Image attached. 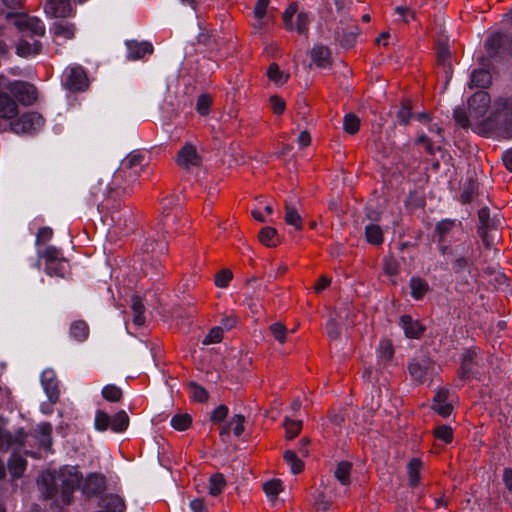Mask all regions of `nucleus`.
Returning <instances> with one entry per match:
<instances>
[{
  "label": "nucleus",
  "mask_w": 512,
  "mask_h": 512,
  "mask_svg": "<svg viewBox=\"0 0 512 512\" xmlns=\"http://www.w3.org/2000/svg\"><path fill=\"white\" fill-rule=\"evenodd\" d=\"M490 104V97L485 91L476 92L468 100L470 119L477 126L479 132L497 130L505 137L512 135V99L509 102L496 101L491 113L486 117Z\"/></svg>",
  "instance_id": "f257e3e1"
},
{
  "label": "nucleus",
  "mask_w": 512,
  "mask_h": 512,
  "mask_svg": "<svg viewBox=\"0 0 512 512\" xmlns=\"http://www.w3.org/2000/svg\"><path fill=\"white\" fill-rule=\"evenodd\" d=\"M81 475L74 466H66L54 476L52 473H43L38 479V485L46 497H52L61 488V497L64 503L70 502V495L75 488H81Z\"/></svg>",
  "instance_id": "f03ea898"
},
{
  "label": "nucleus",
  "mask_w": 512,
  "mask_h": 512,
  "mask_svg": "<svg viewBox=\"0 0 512 512\" xmlns=\"http://www.w3.org/2000/svg\"><path fill=\"white\" fill-rule=\"evenodd\" d=\"M17 115V105L7 95H0V120L10 121L9 125L13 132L32 133L39 130L43 125V118L36 112L23 114L15 121H11Z\"/></svg>",
  "instance_id": "7ed1b4c3"
},
{
  "label": "nucleus",
  "mask_w": 512,
  "mask_h": 512,
  "mask_svg": "<svg viewBox=\"0 0 512 512\" xmlns=\"http://www.w3.org/2000/svg\"><path fill=\"white\" fill-rule=\"evenodd\" d=\"M436 231L439 236V241L441 242V252L442 254L451 261H455L460 268L465 266V246L463 244H458L454 248H450L445 245L446 238L450 234H459L461 233V229L459 225L452 220H443L439 222L436 226Z\"/></svg>",
  "instance_id": "20e7f679"
},
{
  "label": "nucleus",
  "mask_w": 512,
  "mask_h": 512,
  "mask_svg": "<svg viewBox=\"0 0 512 512\" xmlns=\"http://www.w3.org/2000/svg\"><path fill=\"white\" fill-rule=\"evenodd\" d=\"M94 429L98 432L110 430L114 433L125 431L129 425V417L125 411H119L110 416L102 410H97L94 417Z\"/></svg>",
  "instance_id": "39448f33"
},
{
  "label": "nucleus",
  "mask_w": 512,
  "mask_h": 512,
  "mask_svg": "<svg viewBox=\"0 0 512 512\" xmlns=\"http://www.w3.org/2000/svg\"><path fill=\"white\" fill-rule=\"evenodd\" d=\"M40 259L45 260V271L50 276L64 277L68 271V262L61 255L60 251L49 246L44 250H38Z\"/></svg>",
  "instance_id": "423d86ee"
},
{
  "label": "nucleus",
  "mask_w": 512,
  "mask_h": 512,
  "mask_svg": "<svg viewBox=\"0 0 512 512\" xmlns=\"http://www.w3.org/2000/svg\"><path fill=\"white\" fill-rule=\"evenodd\" d=\"M283 21L287 30L305 34L308 31L310 17L303 11L298 12L297 7L292 4L284 11Z\"/></svg>",
  "instance_id": "0eeeda50"
},
{
  "label": "nucleus",
  "mask_w": 512,
  "mask_h": 512,
  "mask_svg": "<svg viewBox=\"0 0 512 512\" xmlns=\"http://www.w3.org/2000/svg\"><path fill=\"white\" fill-rule=\"evenodd\" d=\"M63 85L70 91H84L89 81L83 68L79 65L67 67L63 72Z\"/></svg>",
  "instance_id": "6e6552de"
},
{
  "label": "nucleus",
  "mask_w": 512,
  "mask_h": 512,
  "mask_svg": "<svg viewBox=\"0 0 512 512\" xmlns=\"http://www.w3.org/2000/svg\"><path fill=\"white\" fill-rule=\"evenodd\" d=\"M144 156L138 152L133 151L129 153L120 163L119 168L114 172V181L119 182L126 174L129 176H136L139 174L143 165Z\"/></svg>",
  "instance_id": "1a4fd4ad"
},
{
  "label": "nucleus",
  "mask_w": 512,
  "mask_h": 512,
  "mask_svg": "<svg viewBox=\"0 0 512 512\" xmlns=\"http://www.w3.org/2000/svg\"><path fill=\"white\" fill-rule=\"evenodd\" d=\"M409 372L416 382L422 383L435 373V367L430 359L421 357L410 363Z\"/></svg>",
  "instance_id": "9d476101"
},
{
  "label": "nucleus",
  "mask_w": 512,
  "mask_h": 512,
  "mask_svg": "<svg viewBox=\"0 0 512 512\" xmlns=\"http://www.w3.org/2000/svg\"><path fill=\"white\" fill-rule=\"evenodd\" d=\"M176 161L181 168L190 170L191 168L200 165L201 156L191 143H186L178 152Z\"/></svg>",
  "instance_id": "9b49d317"
},
{
  "label": "nucleus",
  "mask_w": 512,
  "mask_h": 512,
  "mask_svg": "<svg viewBox=\"0 0 512 512\" xmlns=\"http://www.w3.org/2000/svg\"><path fill=\"white\" fill-rule=\"evenodd\" d=\"M310 63L309 67H318L322 69H326L330 67L332 63L331 51L327 46L322 44H315L310 52Z\"/></svg>",
  "instance_id": "f8f14e48"
},
{
  "label": "nucleus",
  "mask_w": 512,
  "mask_h": 512,
  "mask_svg": "<svg viewBox=\"0 0 512 512\" xmlns=\"http://www.w3.org/2000/svg\"><path fill=\"white\" fill-rule=\"evenodd\" d=\"M42 388L51 402H57L59 398L58 381L52 369H45L40 376Z\"/></svg>",
  "instance_id": "ddd939ff"
},
{
  "label": "nucleus",
  "mask_w": 512,
  "mask_h": 512,
  "mask_svg": "<svg viewBox=\"0 0 512 512\" xmlns=\"http://www.w3.org/2000/svg\"><path fill=\"white\" fill-rule=\"evenodd\" d=\"M10 91L25 105L32 104L36 99V89L29 83L15 82L11 84Z\"/></svg>",
  "instance_id": "4468645a"
},
{
  "label": "nucleus",
  "mask_w": 512,
  "mask_h": 512,
  "mask_svg": "<svg viewBox=\"0 0 512 512\" xmlns=\"http://www.w3.org/2000/svg\"><path fill=\"white\" fill-rule=\"evenodd\" d=\"M15 24L20 30L30 32L36 36H42L45 33L44 24L36 17L20 15L16 18Z\"/></svg>",
  "instance_id": "2eb2a0df"
},
{
  "label": "nucleus",
  "mask_w": 512,
  "mask_h": 512,
  "mask_svg": "<svg viewBox=\"0 0 512 512\" xmlns=\"http://www.w3.org/2000/svg\"><path fill=\"white\" fill-rule=\"evenodd\" d=\"M45 13L54 18H65L72 15V7L67 0H47Z\"/></svg>",
  "instance_id": "dca6fc26"
},
{
  "label": "nucleus",
  "mask_w": 512,
  "mask_h": 512,
  "mask_svg": "<svg viewBox=\"0 0 512 512\" xmlns=\"http://www.w3.org/2000/svg\"><path fill=\"white\" fill-rule=\"evenodd\" d=\"M51 32L53 33L55 43L59 44L61 40H70L74 37L75 26L71 22L57 20L53 23Z\"/></svg>",
  "instance_id": "f3484780"
},
{
  "label": "nucleus",
  "mask_w": 512,
  "mask_h": 512,
  "mask_svg": "<svg viewBox=\"0 0 512 512\" xmlns=\"http://www.w3.org/2000/svg\"><path fill=\"white\" fill-rule=\"evenodd\" d=\"M127 56L131 60H138L147 54H151L153 47L148 42H137L130 40L126 42Z\"/></svg>",
  "instance_id": "a211bd4d"
},
{
  "label": "nucleus",
  "mask_w": 512,
  "mask_h": 512,
  "mask_svg": "<svg viewBox=\"0 0 512 512\" xmlns=\"http://www.w3.org/2000/svg\"><path fill=\"white\" fill-rule=\"evenodd\" d=\"M400 325L407 338H419L424 331V327L418 322V320H415L408 315H403L400 318Z\"/></svg>",
  "instance_id": "6ab92c4d"
},
{
  "label": "nucleus",
  "mask_w": 512,
  "mask_h": 512,
  "mask_svg": "<svg viewBox=\"0 0 512 512\" xmlns=\"http://www.w3.org/2000/svg\"><path fill=\"white\" fill-rule=\"evenodd\" d=\"M448 393L447 390H440L433 398V410L443 417L449 416L452 412V406L447 402Z\"/></svg>",
  "instance_id": "aec40b11"
},
{
  "label": "nucleus",
  "mask_w": 512,
  "mask_h": 512,
  "mask_svg": "<svg viewBox=\"0 0 512 512\" xmlns=\"http://www.w3.org/2000/svg\"><path fill=\"white\" fill-rule=\"evenodd\" d=\"M80 489L88 496L97 494L103 489V478L98 474H90L82 481Z\"/></svg>",
  "instance_id": "412c9836"
},
{
  "label": "nucleus",
  "mask_w": 512,
  "mask_h": 512,
  "mask_svg": "<svg viewBox=\"0 0 512 512\" xmlns=\"http://www.w3.org/2000/svg\"><path fill=\"white\" fill-rule=\"evenodd\" d=\"M362 377L366 382L371 383L375 387L378 397H380L381 387L385 386L388 382L387 377L382 375L378 369L373 368L365 369Z\"/></svg>",
  "instance_id": "4be33fe9"
},
{
  "label": "nucleus",
  "mask_w": 512,
  "mask_h": 512,
  "mask_svg": "<svg viewBox=\"0 0 512 512\" xmlns=\"http://www.w3.org/2000/svg\"><path fill=\"white\" fill-rule=\"evenodd\" d=\"M244 422L245 417L242 414L233 415L227 425L221 429L220 435L222 437L228 435L229 431L232 430L234 435L239 437L244 431Z\"/></svg>",
  "instance_id": "5701e85b"
},
{
  "label": "nucleus",
  "mask_w": 512,
  "mask_h": 512,
  "mask_svg": "<svg viewBox=\"0 0 512 512\" xmlns=\"http://www.w3.org/2000/svg\"><path fill=\"white\" fill-rule=\"evenodd\" d=\"M365 238L372 245H380L383 242V231L376 223H368L365 226Z\"/></svg>",
  "instance_id": "b1692460"
},
{
  "label": "nucleus",
  "mask_w": 512,
  "mask_h": 512,
  "mask_svg": "<svg viewBox=\"0 0 512 512\" xmlns=\"http://www.w3.org/2000/svg\"><path fill=\"white\" fill-rule=\"evenodd\" d=\"M285 222L292 226L295 230H300L302 228V217L298 213L297 209L291 204L285 205Z\"/></svg>",
  "instance_id": "393cba45"
},
{
  "label": "nucleus",
  "mask_w": 512,
  "mask_h": 512,
  "mask_svg": "<svg viewBox=\"0 0 512 512\" xmlns=\"http://www.w3.org/2000/svg\"><path fill=\"white\" fill-rule=\"evenodd\" d=\"M411 295L414 299H421L428 291L429 287L426 281L419 277H413L410 280Z\"/></svg>",
  "instance_id": "a878e982"
},
{
  "label": "nucleus",
  "mask_w": 512,
  "mask_h": 512,
  "mask_svg": "<svg viewBox=\"0 0 512 512\" xmlns=\"http://www.w3.org/2000/svg\"><path fill=\"white\" fill-rule=\"evenodd\" d=\"M40 50V43L37 40H33V42L21 41L17 45V54L22 57H28L31 55H35Z\"/></svg>",
  "instance_id": "bb28decb"
},
{
  "label": "nucleus",
  "mask_w": 512,
  "mask_h": 512,
  "mask_svg": "<svg viewBox=\"0 0 512 512\" xmlns=\"http://www.w3.org/2000/svg\"><path fill=\"white\" fill-rule=\"evenodd\" d=\"M168 249V245L166 241H158L154 239H150L146 241L143 245V250L147 254L160 255L164 254Z\"/></svg>",
  "instance_id": "cd10ccee"
},
{
  "label": "nucleus",
  "mask_w": 512,
  "mask_h": 512,
  "mask_svg": "<svg viewBox=\"0 0 512 512\" xmlns=\"http://www.w3.org/2000/svg\"><path fill=\"white\" fill-rule=\"evenodd\" d=\"M351 464L347 461L338 463L334 476L343 485H347L350 481Z\"/></svg>",
  "instance_id": "c85d7f7f"
},
{
  "label": "nucleus",
  "mask_w": 512,
  "mask_h": 512,
  "mask_svg": "<svg viewBox=\"0 0 512 512\" xmlns=\"http://www.w3.org/2000/svg\"><path fill=\"white\" fill-rule=\"evenodd\" d=\"M267 76L275 85H283L288 79V74L282 72L275 63L271 64L267 70Z\"/></svg>",
  "instance_id": "c756f323"
},
{
  "label": "nucleus",
  "mask_w": 512,
  "mask_h": 512,
  "mask_svg": "<svg viewBox=\"0 0 512 512\" xmlns=\"http://www.w3.org/2000/svg\"><path fill=\"white\" fill-rule=\"evenodd\" d=\"M226 485L224 476L220 473L213 474L209 479V494L211 496L219 495Z\"/></svg>",
  "instance_id": "7c9ffc66"
},
{
  "label": "nucleus",
  "mask_w": 512,
  "mask_h": 512,
  "mask_svg": "<svg viewBox=\"0 0 512 512\" xmlns=\"http://www.w3.org/2000/svg\"><path fill=\"white\" fill-rule=\"evenodd\" d=\"M491 82V76L490 73L486 70L480 69L475 70L472 73L470 86H477V87H486Z\"/></svg>",
  "instance_id": "2f4dec72"
},
{
  "label": "nucleus",
  "mask_w": 512,
  "mask_h": 512,
  "mask_svg": "<svg viewBox=\"0 0 512 512\" xmlns=\"http://www.w3.org/2000/svg\"><path fill=\"white\" fill-rule=\"evenodd\" d=\"M259 240L268 247L275 246L278 242L276 229L269 226L264 227L259 233Z\"/></svg>",
  "instance_id": "473e14b6"
},
{
  "label": "nucleus",
  "mask_w": 512,
  "mask_h": 512,
  "mask_svg": "<svg viewBox=\"0 0 512 512\" xmlns=\"http://www.w3.org/2000/svg\"><path fill=\"white\" fill-rule=\"evenodd\" d=\"M89 333L88 326L83 321H75L71 324L70 334L77 341H83L87 338Z\"/></svg>",
  "instance_id": "72a5a7b5"
},
{
  "label": "nucleus",
  "mask_w": 512,
  "mask_h": 512,
  "mask_svg": "<svg viewBox=\"0 0 512 512\" xmlns=\"http://www.w3.org/2000/svg\"><path fill=\"white\" fill-rule=\"evenodd\" d=\"M393 355V349L392 344L387 341L383 340L380 342L378 349H377V360L379 364H384L387 361L391 359Z\"/></svg>",
  "instance_id": "f704fd0d"
},
{
  "label": "nucleus",
  "mask_w": 512,
  "mask_h": 512,
  "mask_svg": "<svg viewBox=\"0 0 512 512\" xmlns=\"http://www.w3.org/2000/svg\"><path fill=\"white\" fill-rule=\"evenodd\" d=\"M51 431L52 426L47 422L40 423L37 426L39 442L45 448H48L51 445Z\"/></svg>",
  "instance_id": "c9c22d12"
},
{
  "label": "nucleus",
  "mask_w": 512,
  "mask_h": 512,
  "mask_svg": "<svg viewBox=\"0 0 512 512\" xmlns=\"http://www.w3.org/2000/svg\"><path fill=\"white\" fill-rule=\"evenodd\" d=\"M407 468L410 485L417 486L419 483V473L422 468V462L418 458H414L409 462Z\"/></svg>",
  "instance_id": "e433bc0d"
},
{
  "label": "nucleus",
  "mask_w": 512,
  "mask_h": 512,
  "mask_svg": "<svg viewBox=\"0 0 512 512\" xmlns=\"http://www.w3.org/2000/svg\"><path fill=\"white\" fill-rule=\"evenodd\" d=\"M192 419L189 414H176L171 418V426L178 431H184L191 425Z\"/></svg>",
  "instance_id": "4c0bfd02"
},
{
  "label": "nucleus",
  "mask_w": 512,
  "mask_h": 512,
  "mask_svg": "<svg viewBox=\"0 0 512 512\" xmlns=\"http://www.w3.org/2000/svg\"><path fill=\"white\" fill-rule=\"evenodd\" d=\"M25 465L26 462L22 457L14 455L8 463V469L12 477H20L25 470Z\"/></svg>",
  "instance_id": "58836bf2"
},
{
  "label": "nucleus",
  "mask_w": 512,
  "mask_h": 512,
  "mask_svg": "<svg viewBox=\"0 0 512 512\" xmlns=\"http://www.w3.org/2000/svg\"><path fill=\"white\" fill-rule=\"evenodd\" d=\"M270 333L274 337V339L280 343L284 344L287 340V328L285 325L281 322H275L270 325L269 327Z\"/></svg>",
  "instance_id": "ea45409f"
},
{
  "label": "nucleus",
  "mask_w": 512,
  "mask_h": 512,
  "mask_svg": "<svg viewBox=\"0 0 512 512\" xmlns=\"http://www.w3.org/2000/svg\"><path fill=\"white\" fill-rule=\"evenodd\" d=\"M360 127V119L353 113H347L343 119V129L349 134H355Z\"/></svg>",
  "instance_id": "a19ab883"
},
{
  "label": "nucleus",
  "mask_w": 512,
  "mask_h": 512,
  "mask_svg": "<svg viewBox=\"0 0 512 512\" xmlns=\"http://www.w3.org/2000/svg\"><path fill=\"white\" fill-rule=\"evenodd\" d=\"M284 459L290 466V470L293 474L300 473L303 469V462L296 456V454L288 450L284 453Z\"/></svg>",
  "instance_id": "79ce46f5"
},
{
  "label": "nucleus",
  "mask_w": 512,
  "mask_h": 512,
  "mask_svg": "<svg viewBox=\"0 0 512 512\" xmlns=\"http://www.w3.org/2000/svg\"><path fill=\"white\" fill-rule=\"evenodd\" d=\"M302 422L299 420H292L290 416L285 417L284 428L286 431V437L288 439L294 438L301 429Z\"/></svg>",
  "instance_id": "37998d69"
},
{
  "label": "nucleus",
  "mask_w": 512,
  "mask_h": 512,
  "mask_svg": "<svg viewBox=\"0 0 512 512\" xmlns=\"http://www.w3.org/2000/svg\"><path fill=\"white\" fill-rule=\"evenodd\" d=\"M352 316V312L348 307H342L337 311H334L330 317L336 318V321L340 323L343 327H348L350 324H353V321H349Z\"/></svg>",
  "instance_id": "c03bdc74"
},
{
  "label": "nucleus",
  "mask_w": 512,
  "mask_h": 512,
  "mask_svg": "<svg viewBox=\"0 0 512 512\" xmlns=\"http://www.w3.org/2000/svg\"><path fill=\"white\" fill-rule=\"evenodd\" d=\"M263 489L268 498L275 500L280 491H282V483L280 480H270L263 485Z\"/></svg>",
  "instance_id": "a18cd8bd"
},
{
  "label": "nucleus",
  "mask_w": 512,
  "mask_h": 512,
  "mask_svg": "<svg viewBox=\"0 0 512 512\" xmlns=\"http://www.w3.org/2000/svg\"><path fill=\"white\" fill-rule=\"evenodd\" d=\"M102 396L108 401L116 402L121 398L122 393H121V390L117 386L106 385L102 389Z\"/></svg>",
  "instance_id": "49530a36"
},
{
  "label": "nucleus",
  "mask_w": 512,
  "mask_h": 512,
  "mask_svg": "<svg viewBox=\"0 0 512 512\" xmlns=\"http://www.w3.org/2000/svg\"><path fill=\"white\" fill-rule=\"evenodd\" d=\"M11 445V437L5 432V430L0 426V451H5ZM5 476V468L0 461V479Z\"/></svg>",
  "instance_id": "de8ad7c7"
},
{
  "label": "nucleus",
  "mask_w": 512,
  "mask_h": 512,
  "mask_svg": "<svg viewBox=\"0 0 512 512\" xmlns=\"http://www.w3.org/2000/svg\"><path fill=\"white\" fill-rule=\"evenodd\" d=\"M343 328L334 317H330L326 324L327 334L331 339H337Z\"/></svg>",
  "instance_id": "09e8293b"
},
{
  "label": "nucleus",
  "mask_w": 512,
  "mask_h": 512,
  "mask_svg": "<svg viewBox=\"0 0 512 512\" xmlns=\"http://www.w3.org/2000/svg\"><path fill=\"white\" fill-rule=\"evenodd\" d=\"M189 392H190V397L194 400V401H198V402H204L207 400V392L206 390L195 384V383H191L189 385Z\"/></svg>",
  "instance_id": "8fccbe9b"
},
{
  "label": "nucleus",
  "mask_w": 512,
  "mask_h": 512,
  "mask_svg": "<svg viewBox=\"0 0 512 512\" xmlns=\"http://www.w3.org/2000/svg\"><path fill=\"white\" fill-rule=\"evenodd\" d=\"M223 335V328L218 326L214 327L210 330L207 336L203 340L204 345H209L213 343H218L221 341Z\"/></svg>",
  "instance_id": "3c124183"
},
{
  "label": "nucleus",
  "mask_w": 512,
  "mask_h": 512,
  "mask_svg": "<svg viewBox=\"0 0 512 512\" xmlns=\"http://www.w3.org/2000/svg\"><path fill=\"white\" fill-rule=\"evenodd\" d=\"M434 433L438 439H440L444 442H450L452 440L453 431L450 426H447V425L438 426L435 429Z\"/></svg>",
  "instance_id": "603ef678"
},
{
  "label": "nucleus",
  "mask_w": 512,
  "mask_h": 512,
  "mask_svg": "<svg viewBox=\"0 0 512 512\" xmlns=\"http://www.w3.org/2000/svg\"><path fill=\"white\" fill-rule=\"evenodd\" d=\"M232 276V272L228 269L220 271L215 277V285L221 288L227 287Z\"/></svg>",
  "instance_id": "864d4df0"
},
{
  "label": "nucleus",
  "mask_w": 512,
  "mask_h": 512,
  "mask_svg": "<svg viewBox=\"0 0 512 512\" xmlns=\"http://www.w3.org/2000/svg\"><path fill=\"white\" fill-rule=\"evenodd\" d=\"M211 104V98L203 94L197 100V111L200 115H207Z\"/></svg>",
  "instance_id": "5fc2aeb1"
},
{
  "label": "nucleus",
  "mask_w": 512,
  "mask_h": 512,
  "mask_svg": "<svg viewBox=\"0 0 512 512\" xmlns=\"http://www.w3.org/2000/svg\"><path fill=\"white\" fill-rule=\"evenodd\" d=\"M454 118L456 122L462 127L475 125L474 122L470 119V115H466L461 109H456L454 111Z\"/></svg>",
  "instance_id": "6e6d98bb"
},
{
  "label": "nucleus",
  "mask_w": 512,
  "mask_h": 512,
  "mask_svg": "<svg viewBox=\"0 0 512 512\" xmlns=\"http://www.w3.org/2000/svg\"><path fill=\"white\" fill-rule=\"evenodd\" d=\"M228 414V408L225 405H219L216 407L211 415V421L219 423L223 421Z\"/></svg>",
  "instance_id": "4d7b16f0"
},
{
  "label": "nucleus",
  "mask_w": 512,
  "mask_h": 512,
  "mask_svg": "<svg viewBox=\"0 0 512 512\" xmlns=\"http://www.w3.org/2000/svg\"><path fill=\"white\" fill-rule=\"evenodd\" d=\"M269 0H258L254 8V16L256 19H263L266 14V9Z\"/></svg>",
  "instance_id": "13d9d810"
},
{
  "label": "nucleus",
  "mask_w": 512,
  "mask_h": 512,
  "mask_svg": "<svg viewBox=\"0 0 512 512\" xmlns=\"http://www.w3.org/2000/svg\"><path fill=\"white\" fill-rule=\"evenodd\" d=\"M270 103L272 105V109L274 113L281 114L285 110V102L283 99L279 98L278 96H272L270 98Z\"/></svg>",
  "instance_id": "bf43d9fd"
},
{
  "label": "nucleus",
  "mask_w": 512,
  "mask_h": 512,
  "mask_svg": "<svg viewBox=\"0 0 512 512\" xmlns=\"http://www.w3.org/2000/svg\"><path fill=\"white\" fill-rule=\"evenodd\" d=\"M52 229L49 227H43L39 230L36 238V243H45L46 241L50 240L52 238Z\"/></svg>",
  "instance_id": "052dcab7"
},
{
  "label": "nucleus",
  "mask_w": 512,
  "mask_h": 512,
  "mask_svg": "<svg viewBox=\"0 0 512 512\" xmlns=\"http://www.w3.org/2000/svg\"><path fill=\"white\" fill-rule=\"evenodd\" d=\"M395 12L402 18L404 22H409L410 19L414 18V13L405 6L396 7Z\"/></svg>",
  "instance_id": "680f3d73"
},
{
  "label": "nucleus",
  "mask_w": 512,
  "mask_h": 512,
  "mask_svg": "<svg viewBox=\"0 0 512 512\" xmlns=\"http://www.w3.org/2000/svg\"><path fill=\"white\" fill-rule=\"evenodd\" d=\"M411 116L410 108L403 106L397 113V119L400 124H407Z\"/></svg>",
  "instance_id": "e2e57ef3"
},
{
  "label": "nucleus",
  "mask_w": 512,
  "mask_h": 512,
  "mask_svg": "<svg viewBox=\"0 0 512 512\" xmlns=\"http://www.w3.org/2000/svg\"><path fill=\"white\" fill-rule=\"evenodd\" d=\"M315 501H316V505H317L318 510H320L322 512H325V511L328 510L329 503L326 500V497H325L324 493H322V492L318 493Z\"/></svg>",
  "instance_id": "0e129e2a"
},
{
  "label": "nucleus",
  "mask_w": 512,
  "mask_h": 512,
  "mask_svg": "<svg viewBox=\"0 0 512 512\" xmlns=\"http://www.w3.org/2000/svg\"><path fill=\"white\" fill-rule=\"evenodd\" d=\"M366 219L370 221V223H376L380 221L381 216L380 213L374 208H367L365 213Z\"/></svg>",
  "instance_id": "69168bd1"
},
{
  "label": "nucleus",
  "mask_w": 512,
  "mask_h": 512,
  "mask_svg": "<svg viewBox=\"0 0 512 512\" xmlns=\"http://www.w3.org/2000/svg\"><path fill=\"white\" fill-rule=\"evenodd\" d=\"M190 509L192 512H206V506L201 499L191 500Z\"/></svg>",
  "instance_id": "338daca9"
},
{
  "label": "nucleus",
  "mask_w": 512,
  "mask_h": 512,
  "mask_svg": "<svg viewBox=\"0 0 512 512\" xmlns=\"http://www.w3.org/2000/svg\"><path fill=\"white\" fill-rule=\"evenodd\" d=\"M502 159L506 168L512 171V149L505 151L502 155Z\"/></svg>",
  "instance_id": "774afa93"
}]
</instances>
